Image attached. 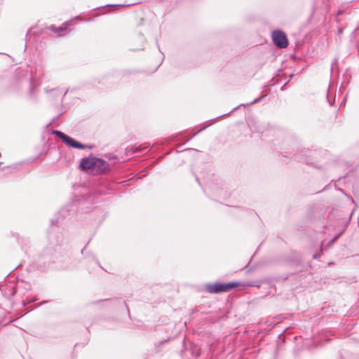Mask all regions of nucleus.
I'll list each match as a JSON object with an SVG mask.
<instances>
[{
  "mask_svg": "<svg viewBox=\"0 0 359 359\" xmlns=\"http://www.w3.org/2000/svg\"><path fill=\"white\" fill-rule=\"evenodd\" d=\"M239 285L236 282L208 283L205 285V290L210 294H219L228 292Z\"/></svg>",
  "mask_w": 359,
  "mask_h": 359,
  "instance_id": "obj_1",
  "label": "nucleus"
},
{
  "mask_svg": "<svg viewBox=\"0 0 359 359\" xmlns=\"http://www.w3.org/2000/svg\"><path fill=\"white\" fill-rule=\"evenodd\" d=\"M53 134L55 135L57 137H60L64 143H65L69 147H71L74 149H84L88 147V145L83 144L74 138L68 136L67 135L65 134L64 133L60 131V130H53Z\"/></svg>",
  "mask_w": 359,
  "mask_h": 359,
  "instance_id": "obj_2",
  "label": "nucleus"
},
{
  "mask_svg": "<svg viewBox=\"0 0 359 359\" xmlns=\"http://www.w3.org/2000/svg\"><path fill=\"white\" fill-rule=\"evenodd\" d=\"M272 39L274 44L280 48H286L288 41L286 34L281 30H275L272 32Z\"/></svg>",
  "mask_w": 359,
  "mask_h": 359,
  "instance_id": "obj_3",
  "label": "nucleus"
},
{
  "mask_svg": "<svg viewBox=\"0 0 359 359\" xmlns=\"http://www.w3.org/2000/svg\"><path fill=\"white\" fill-rule=\"evenodd\" d=\"M109 168V164L102 158L95 157L93 169L99 174L107 172Z\"/></svg>",
  "mask_w": 359,
  "mask_h": 359,
  "instance_id": "obj_4",
  "label": "nucleus"
},
{
  "mask_svg": "<svg viewBox=\"0 0 359 359\" xmlns=\"http://www.w3.org/2000/svg\"><path fill=\"white\" fill-rule=\"evenodd\" d=\"M95 157L94 156L84 157L81 158L79 163L80 168L84 171L93 170V165L95 163Z\"/></svg>",
  "mask_w": 359,
  "mask_h": 359,
  "instance_id": "obj_5",
  "label": "nucleus"
},
{
  "mask_svg": "<svg viewBox=\"0 0 359 359\" xmlns=\"http://www.w3.org/2000/svg\"><path fill=\"white\" fill-rule=\"evenodd\" d=\"M149 145H133L126 147V151L128 155H131L136 153H140L142 151L147 152L149 151Z\"/></svg>",
  "mask_w": 359,
  "mask_h": 359,
  "instance_id": "obj_6",
  "label": "nucleus"
},
{
  "mask_svg": "<svg viewBox=\"0 0 359 359\" xmlns=\"http://www.w3.org/2000/svg\"><path fill=\"white\" fill-rule=\"evenodd\" d=\"M72 20L67 21L58 27H56L54 25H50V27H48V29L53 32L54 33L58 34L61 32L65 31L67 29L68 26H71L72 25Z\"/></svg>",
  "mask_w": 359,
  "mask_h": 359,
  "instance_id": "obj_7",
  "label": "nucleus"
},
{
  "mask_svg": "<svg viewBox=\"0 0 359 359\" xmlns=\"http://www.w3.org/2000/svg\"><path fill=\"white\" fill-rule=\"evenodd\" d=\"M329 1L330 0H316V5L317 7L327 11L329 6Z\"/></svg>",
  "mask_w": 359,
  "mask_h": 359,
  "instance_id": "obj_8",
  "label": "nucleus"
},
{
  "mask_svg": "<svg viewBox=\"0 0 359 359\" xmlns=\"http://www.w3.org/2000/svg\"><path fill=\"white\" fill-rule=\"evenodd\" d=\"M264 97V96H261L260 97H259V98H257V99H255V100H253L252 102H251L250 104H240L239 106H238V107H235L232 111H231L229 112V114H230L231 112H232V111H236V109H237L240 106H244V107H245V106H249V105L255 104H256V103L259 102L262 99V97ZM228 114H229V113L225 114H223V115H221V116H219L218 118H220V117H222V116H224L228 115Z\"/></svg>",
  "mask_w": 359,
  "mask_h": 359,
  "instance_id": "obj_9",
  "label": "nucleus"
},
{
  "mask_svg": "<svg viewBox=\"0 0 359 359\" xmlns=\"http://www.w3.org/2000/svg\"><path fill=\"white\" fill-rule=\"evenodd\" d=\"M19 287V285H15L14 284H12L7 287V290H9V292H5L6 295L9 296H13L17 292V288Z\"/></svg>",
  "mask_w": 359,
  "mask_h": 359,
  "instance_id": "obj_10",
  "label": "nucleus"
},
{
  "mask_svg": "<svg viewBox=\"0 0 359 359\" xmlns=\"http://www.w3.org/2000/svg\"><path fill=\"white\" fill-rule=\"evenodd\" d=\"M45 93L48 94V93H53V97H55L57 96L58 94H60L61 92L59 88H53V89H50V90H48V89H45L44 90Z\"/></svg>",
  "mask_w": 359,
  "mask_h": 359,
  "instance_id": "obj_11",
  "label": "nucleus"
},
{
  "mask_svg": "<svg viewBox=\"0 0 359 359\" xmlns=\"http://www.w3.org/2000/svg\"><path fill=\"white\" fill-rule=\"evenodd\" d=\"M344 233V231L339 232L337 235H336L328 243V246H331Z\"/></svg>",
  "mask_w": 359,
  "mask_h": 359,
  "instance_id": "obj_12",
  "label": "nucleus"
},
{
  "mask_svg": "<svg viewBox=\"0 0 359 359\" xmlns=\"http://www.w3.org/2000/svg\"><path fill=\"white\" fill-rule=\"evenodd\" d=\"M33 29H34L33 28H31V29H29L28 30V32H27V36L28 35L31 34H34V33H35V32L33 31Z\"/></svg>",
  "mask_w": 359,
  "mask_h": 359,
  "instance_id": "obj_13",
  "label": "nucleus"
},
{
  "mask_svg": "<svg viewBox=\"0 0 359 359\" xmlns=\"http://www.w3.org/2000/svg\"><path fill=\"white\" fill-rule=\"evenodd\" d=\"M205 127H203L202 128L201 130H199L198 131H197L196 133H195L191 137L196 136L197 134H198L200 132H201L202 130H205Z\"/></svg>",
  "mask_w": 359,
  "mask_h": 359,
  "instance_id": "obj_14",
  "label": "nucleus"
},
{
  "mask_svg": "<svg viewBox=\"0 0 359 359\" xmlns=\"http://www.w3.org/2000/svg\"><path fill=\"white\" fill-rule=\"evenodd\" d=\"M123 6V4H114V5L109 4V5H107L106 6Z\"/></svg>",
  "mask_w": 359,
  "mask_h": 359,
  "instance_id": "obj_15",
  "label": "nucleus"
},
{
  "mask_svg": "<svg viewBox=\"0 0 359 359\" xmlns=\"http://www.w3.org/2000/svg\"><path fill=\"white\" fill-rule=\"evenodd\" d=\"M319 256H320V255H319L318 254H314V255H313V258L314 259H318V257H319Z\"/></svg>",
  "mask_w": 359,
  "mask_h": 359,
  "instance_id": "obj_16",
  "label": "nucleus"
},
{
  "mask_svg": "<svg viewBox=\"0 0 359 359\" xmlns=\"http://www.w3.org/2000/svg\"><path fill=\"white\" fill-rule=\"evenodd\" d=\"M33 92V88L32 86H30V94L32 95Z\"/></svg>",
  "mask_w": 359,
  "mask_h": 359,
  "instance_id": "obj_17",
  "label": "nucleus"
},
{
  "mask_svg": "<svg viewBox=\"0 0 359 359\" xmlns=\"http://www.w3.org/2000/svg\"><path fill=\"white\" fill-rule=\"evenodd\" d=\"M287 83H288V81H287V82H286V83L284 84V86L281 87V90H283L284 86H285V85H287Z\"/></svg>",
  "mask_w": 359,
  "mask_h": 359,
  "instance_id": "obj_18",
  "label": "nucleus"
}]
</instances>
